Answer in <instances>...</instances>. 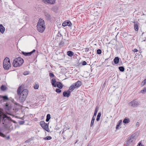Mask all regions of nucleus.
I'll list each match as a JSON object with an SVG mask.
<instances>
[{
    "instance_id": "28",
    "label": "nucleus",
    "mask_w": 146,
    "mask_h": 146,
    "mask_svg": "<svg viewBox=\"0 0 146 146\" xmlns=\"http://www.w3.org/2000/svg\"><path fill=\"white\" fill-rule=\"evenodd\" d=\"M98 108L97 107H96L95 109V110L94 111V113L93 116H94V117H96L97 113L98 111Z\"/></svg>"
},
{
    "instance_id": "4",
    "label": "nucleus",
    "mask_w": 146,
    "mask_h": 146,
    "mask_svg": "<svg viewBox=\"0 0 146 146\" xmlns=\"http://www.w3.org/2000/svg\"><path fill=\"white\" fill-rule=\"evenodd\" d=\"M3 66L5 70L9 69L11 66V64L9 58L6 57L4 60L3 62Z\"/></svg>"
},
{
    "instance_id": "30",
    "label": "nucleus",
    "mask_w": 146,
    "mask_h": 146,
    "mask_svg": "<svg viewBox=\"0 0 146 146\" xmlns=\"http://www.w3.org/2000/svg\"><path fill=\"white\" fill-rule=\"evenodd\" d=\"M21 91V86H20L19 87L17 90V94L18 95L20 94Z\"/></svg>"
},
{
    "instance_id": "41",
    "label": "nucleus",
    "mask_w": 146,
    "mask_h": 146,
    "mask_svg": "<svg viewBox=\"0 0 146 146\" xmlns=\"http://www.w3.org/2000/svg\"><path fill=\"white\" fill-rule=\"evenodd\" d=\"M25 123V121H19V123L20 125H23Z\"/></svg>"
},
{
    "instance_id": "56",
    "label": "nucleus",
    "mask_w": 146,
    "mask_h": 146,
    "mask_svg": "<svg viewBox=\"0 0 146 146\" xmlns=\"http://www.w3.org/2000/svg\"><path fill=\"white\" fill-rule=\"evenodd\" d=\"M87 146H90L89 145H88Z\"/></svg>"
},
{
    "instance_id": "9",
    "label": "nucleus",
    "mask_w": 146,
    "mask_h": 146,
    "mask_svg": "<svg viewBox=\"0 0 146 146\" xmlns=\"http://www.w3.org/2000/svg\"><path fill=\"white\" fill-rule=\"evenodd\" d=\"M19 95V100L20 102L21 103H23L25 100V99L27 98V96H22V95L20 94Z\"/></svg>"
},
{
    "instance_id": "42",
    "label": "nucleus",
    "mask_w": 146,
    "mask_h": 146,
    "mask_svg": "<svg viewBox=\"0 0 146 146\" xmlns=\"http://www.w3.org/2000/svg\"><path fill=\"white\" fill-rule=\"evenodd\" d=\"M31 140H32L31 139H28L27 140H26L25 141V142L26 143H29V142H30Z\"/></svg>"
},
{
    "instance_id": "18",
    "label": "nucleus",
    "mask_w": 146,
    "mask_h": 146,
    "mask_svg": "<svg viewBox=\"0 0 146 146\" xmlns=\"http://www.w3.org/2000/svg\"><path fill=\"white\" fill-rule=\"evenodd\" d=\"M75 88H76L75 86L73 84L69 88V89L68 90L69 91H70V92H72L73 91V90Z\"/></svg>"
},
{
    "instance_id": "23",
    "label": "nucleus",
    "mask_w": 146,
    "mask_h": 146,
    "mask_svg": "<svg viewBox=\"0 0 146 146\" xmlns=\"http://www.w3.org/2000/svg\"><path fill=\"white\" fill-rule=\"evenodd\" d=\"M67 54L69 56L71 57L74 55V53L71 51H68L67 52Z\"/></svg>"
},
{
    "instance_id": "33",
    "label": "nucleus",
    "mask_w": 146,
    "mask_h": 146,
    "mask_svg": "<svg viewBox=\"0 0 146 146\" xmlns=\"http://www.w3.org/2000/svg\"><path fill=\"white\" fill-rule=\"evenodd\" d=\"M52 137L50 136H47L45 137L44 138V139L46 140H50L51 139Z\"/></svg>"
},
{
    "instance_id": "50",
    "label": "nucleus",
    "mask_w": 146,
    "mask_h": 146,
    "mask_svg": "<svg viewBox=\"0 0 146 146\" xmlns=\"http://www.w3.org/2000/svg\"><path fill=\"white\" fill-rule=\"evenodd\" d=\"M144 83L143 85H145L146 83V79L144 80L143 82Z\"/></svg>"
},
{
    "instance_id": "51",
    "label": "nucleus",
    "mask_w": 146,
    "mask_h": 146,
    "mask_svg": "<svg viewBox=\"0 0 146 146\" xmlns=\"http://www.w3.org/2000/svg\"><path fill=\"white\" fill-rule=\"evenodd\" d=\"M138 145L139 146H143L141 144V143H139Z\"/></svg>"
},
{
    "instance_id": "49",
    "label": "nucleus",
    "mask_w": 146,
    "mask_h": 146,
    "mask_svg": "<svg viewBox=\"0 0 146 146\" xmlns=\"http://www.w3.org/2000/svg\"><path fill=\"white\" fill-rule=\"evenodd\" d=\"M119 125H120L118 124L117 125L116 127V129H118V128H119Z\"/></svg>"
},
{
    "instance_id": "46",
    "label": "nucleus",
    "mask_w": 146,
    "mask_h": 146,
    "mask_svg": "<svg viewBox=\"0 0 146 146\" xmlns=\"http://www.w3.org/2000/svg\"><path fill=\"white\" fill-rule=\"evenodd\" d=\"M85 51L86 52H88L89 51V48H86L85 49Z\"/></svg>"
},
{
    "instance_id": "43",
    "label": "nucleus",
    "mask_w": 146,
    "mask_h": 146,
    "mask_svg": "<svg viewBox=\"0 0 146 146\" xmlns=\"http://www.w3.org/2000/svg\"><path fill=\"white\" fill-rule=\"evenodd\" d=\"M87 64V62L85 61H84L82 62V64L83 65H85Z\"/></svg>"
},
{
    "instance_id": "5",
    "label": "nucleus",
    "mask_w": 146,
    "mask_h": 146,
    "mask_svg": "<svg viewBox=\"0 0 146 146\" xmlns=\"http://www.w3.org/2000/svg\"><path fill=\"white\" fill-rule=\"evenodd\" d=\"M40 124L41 127L46 131L49 132L48 125L44 121H41L40 122Z\"/></svg>"
},
{
    "instance_id": "8",
    "label": "nucleus",
    "mask_w": 146,
    "mask_h": 146,
    "mask_svg": "<svg viewBox=\"0 0 146 146\" xmlns=\"http://www.w3.org/2000/svg\"><path fill=\"white\" fill-rule=\"evenodd\" d=\"M36 51V50L35 49H34L31 52H25L23 51L21 52V54H23L25 56H30L34 52H35Z\"/></svg>"
},
{
    "instance_id": "6",
    "label": "nucleus",
    "mask_w": 146,
    "mask_h": 146,
    "mask_svg": "<svg viewBox=\"0 0 146 146\" xmlns=\"http://www.w3.org/2000/svg\"><path fill=\"white\" fill-rule=\"evenodd\" d=\"M139 105L138 102L135 100H133L129 103V105L133 108H136Z\"/></svg>"
},
{
    "instance_id": "2",
    "label": "nucleus",
    "mask_w": 146,
    "mask_h": 146,
    "mask_svg": "<svg viewBox=\"0 0 146 146\" xmlns=\"http://www.w3.org/2000/svg\"><path fill=\"white\" fill-rule=\"evenodd\" d=\"M23 62V60L21 57H18L13 60V66L16 67L21 66Z\"/></svg>"
},
{
    "instance_id": "34",
    "label": "nucleus",
    "mask_w": 146,
    "mask_h": 146,
    "mask_svg": "<svg viewBox=\"0 0 146 146\" xmlns=\"http://www.w3.org/2000/svg\"><path fill=\"white\" fill-rule=\"evenodd\" d=\"M1 90H5L6 89V87L4 85H2L1 87Z\"/></svg>"
},
{
    "instance_id": "13",
    "label": "nucleus",
    "mask_w": 146,
    "mask_h": 146,
    "mask_svg": "<svg viewBox=\"0 0 146 146\" xmlns=\"http://www.w3.org/2000/svg\"><path fill=\"white\" fill-rule=\"evenodd\" d=\"M72 25L71 23L69 21H66L63 23L62 24V26L65 27L66 26H70Z\"/></svg>"
},
{
    "instance_id": "47",
    "label": "nucleus",
    "mask_w": 146,
    "mask_h": 146,
    "mask_svg": "<svg viewBox=\"0 0 146 146\" xmlns=\"http://www.w3.org/2000/svg\"><path fill=\"white\" fill-rule=\"evenodd\" d=\"M133 52H137L138 50L136 49H134L133 50Z\"/></svg>"
},
{
    "instance_id": "29",
    "label": "nucleus",
    "mask_w": 146,
    "mask_h": 146,
    "mask_svg": "<svg viewBox=\"0 0 146 146\" xmlns=\"http://www.w3.org/2000/svg\"><path fill=\"white\" fill-rule=\"evenodd\" d=\"M101 115V113H99L98 114V115L97 116V118L96 119V121H99L100 120V117Z\"/></svg>"
},
{
    "instance_id": "39",
    "label": "nucleus",
    "mask_w": 146,
    "mask_h": 146,
    "mask_svg": "<svg viewBox=\"0 0 146 146\" xmlns=\"http://www.w3.org/2000/svg\"><path fill=\"white\" fill-rule=\"evenodd\" d=\"M49 75V76H50V78H53L55 76L53 73H51V72L50 73Z\"/></svg>"
},
{
    "instance_id": "7",
    "label": "nucleus",
    "mask_w": 146,
    "mask_h": 146,
    "mask_svg": "<svg viewBox=\"0 0 146 146\" xmlns=\"http://www.w3.org/2000/svg\"><path fill=\"white\" fill-rule=\"evenodd\" d=\"M2 115L3 116V119L2 121L3 122L5 123L7 121V120H11V118L10 117L8 116L6 114L3 113L2 114Z\"/></svg>"
},
{
    "instance_id": "40",
    "label": "nucleus",
    "mask_w": 146,
    "mask_h": 146,
    "mask_svg": "<svg viewBox=\"0 0 146 146\" xmlns=\"http://www.w3.org/2000/svg\"><path fill=\"white\" fill-rule=\"evenodd\" d=\"M29 72L28 71H25L24 72L23 74L25 75H26L29 74Z\"/></svg>"
},
{
    "instance_id": "11",
    "label": "nucleus",
    "mask_w": 146,
    "mask_h": 146,
    "mask_svg": "<svg viewBox=\"0 0 146 146\" xmlns=\"http://www.w3.org/2000/svg\"><path fill=\"white\" fill-rule=\"evenodd\" d=\"M45 4H53L55 3V0H42Z\"/></svg>"
},
{
    "instance_id": "54",
    "label": "nucleus",
    "mask_w": 146,
    "mask_h": 146,
    "mask_svg": "<svg viewBox=\"0 0 146 146\" xmlns=\"http://www.w3.org/2000/svg\"><path fill=\"white\" fill-rule=\"evenodd\" d=\"M122 6H125V5H123Z\"/></svg>"
},
{
    "instance_id": "27",
    "label": "nucleus",
    "mask_w": 146,
    "mask_h": 146,
    "mask_svg": "<svg viewBox=\"0 0 146 146\" xmlns=\"http://www.w3.org/2000/svg\"><path fill=\"white\" fill-rule=\"evenodd\" d=\"M50 119V115L49 114H48L47 115L46 118V122L49 121Z\"/></svg>"
},
{
    "instance_id": "1",
    "label": "nucleus",
    "mask_w": 146,
    "mask_h": 146,
    "mask_svg": "<svg viewBox=\"0 0 146 146\" xmlns=\"http://www.w3.org/2000/svg\"><path fill=\"white\" fill-rule=\"evenodd\" d=\"M37 30L41 33H43L45 29V26L44 20L41 18L39 19L37 25Z\"/></svg>"
},
{
    "instance_id": "14",
    "label": "nucleus",
    "mask_w": 146,
    "mask_h": 146,
    "mask_svg": "<svg viewBox=\"0 0 146 146\" xmlns=\"http://www.w3.org/2000/svg\"><path fill=\"white\" fill-rule=\"evenodd\" d=\"M28 92V90L27 89H25L23 90L20 94L22 95V96H24L27 97Z\"/></svg>"
},
{
    "instance_id": "53",
    "label": "nucleus",
    "mask_w": 146,
    "mask_h": 146,
    "mask_svg": "<svg viewBox=\"0 0 146 146\" xmlns=\"http://www.w3.org/2000/svg\"><path fill=\"white\" fill-rule=\"evenodd\" d=\"M7 139H9L10 138V137L9 136H8L7 137Z\"/></svg>"
},
{
    "instance_id": "3",
    "label": "nucleus",
    "mask_w": 146,
    "mask_h": 146,
    "mask_svg": "<svg viewBox=\"0 0 146 146\" xmlns=\"http://www.w3.org/2000/svg\"><path fill=\"white\" fill-rule=\"evenodd\" d=\"M134 137L133 134L129 137L126 142L127 146H131L133 145L135 141Z\"/></svg>"
},
{
    "instance_id": "22",
    "label": "nucleus",
    "mask_w": 146,
    "mask_h": 146,
    "mask_svg": "<svg viewBox=\"0 0 146 146\" xmlns=\"http://www.w3.org/2000/svg\"><path fill=\"white\" fill-rule=\"evenodd\" d=\"M119 61V58L118 57H115L113 60L114 62L116 64H118Z\"/></svg>"
},
{
    "instance_id": "21",
    "label": "nucleus",
    "mask_w": 146,
    "mask_h": 146,
    "mask_svg": "<svg viewBox=\"0 0 146 146\" xmlns=\"http://www.w3.org/2000/svg\"><path fill=\"white\" fill-rule=\"evenodd\" d=\"M44 15L47 20H49L50 19V15L48 13L45 12L44 13Z\"/></svg>"
},
{
    "instance_id": "19",
    "label": "nucleus",
    "mask_w": 146,
    "mask_h": 146,
    "mask_svg": "<svg viewBox=\"0 0 146 146\" xmlns=\"http://www.w3.org/2000/svg\"><path fill=\"white\" fill-rule=\"evenodd\" d=\"M56 81L55 78H53L51 80V83L52 86L54 87H56Z\"/></svg>"
},
{
    "instance_id": "26",
    "label": "nucleus",
    "mask_w": 146,
    "mask_h": 146,
    "mask_svg": "<svg viewBox=\"0 0 146 146\" xmlns=\"http://www.w3.org/2000/svg\"><path fill=\"white\" fill-rule=\"evenodd\" d=\"M64 44V42L63 40H61L59 44V45L60 47H62Z\"/></svg>"
},
{
    "instance_id": "52",
    "label": "nucleus",
    "mask_w": 146,
    "mask_h": 146,
    "mask_svg": "<svg viewBox=\"0 0 146 146\" xmlns=\"http://www.w3.org/2000/svg\"><path fill=\"white\" fill-rule=\"evenodd\" d=\"M78 140H76V141L75 142V143H74V144H76L77 143V142H78Z\"/></svg>"
},
{
    "instance_id": "20",
    "label": "nucleus",
    "mask_w": 146,
    "mask_h": 146,
    "mask_svg": "<svg viewBox=\"0 0 146 146\" xmlns=\"http://www.w3.org/2000/svg\"><path fill=\"white\" fill-rule=\"evenodd\" d=\"M130 121V120L128 117H125L123 121V122L125 124H127Z\"/></svg>"
},
{
    "instance_id": "55",
    "label": "nucleus",
    "mask_w": 146,
    "mask_h": 146,
    "mask_svg": "<svg viewBox=\"0 0 146 146\" xmlns=\"http://www.w3.org/2000/svg\"><path fill=\"white\" fill-rule=\"evenodd\" d=\"M116 40V41H117V39H116V40Z\"/></svg>"
},
{
    "instance_id": "17",
    "label": "nucleus",
    "mask_w": 146,
    "mask_h": 146,
    "mask_svg": "<svg viewBox=\"0 0 146 146\" xmlns=\"http://www.w3.org/2000/svg\"><path fill=\"white\" fill-rule=\"evenodd\" d=\"M57 84L56 85V86L58 88L60 89H61L63 88V85L60 82H57Z\"/></svg>"
},
{
    "instance_id": "32",
    "label": "nucleus",
    "mask_w": 146,
    "mask_h": 146,
    "mask_svg": "<svg viewBox=\"0 0 146 146\" xmlns=\"http://www.w3.org/2000/svg\"><path fill=\"white\" fill-rule=\"evenodd\" d=\"M5 106L7 109L8 110H9L11 108L10 106H9V105L8 103H6L5 104Z\"/></svg>"
},
{
    "instance_id": "10",
    "label": "nucleus",
    "mask_w": 146,
    "mask_h": 146,
    "mask_svg": "<svg viewBox=\"0 0 146 146\" xmlns=\"http://www.w3.org/2000/svg\"><path fill=\"white\" fill-rule=\"evenodd\" d=\"M73 84L75 86V87H76V88H77L82 85V83L81 81L78 80L76 82Z\"/></svg>"
},
{
    "instance_id": "16",
    "label": "nucleus",
    "mask_w": 146,
    "mask_h": 146,
    "mask_svg": "<svg viewBox=\"0 0 146 146\" xmlns=\"http://www.w3.org/2000/svg\"><path fill=\"white\" fill-rule=\"evenodd\" d=\"M2 99L5 101L9 100V98L7 96H1L0 95V100L1 101Z\"/></svg>"
},
{
    "instance_id": "24",
    "label": "nucleus",
    "mask_w": 146,
    "mask_h": 146,
    "mask_svg": "<svg viewBox=\"0 0 146 146\" xmlns=\"http://www.w3.org/2000/svg\"><path fill=\"white\" fill-rule=\"evenodd\" d=\"M96 117H94V116H93L92 119L91 120V124H90V127H92L94 123V120L95 119Z\"/></svg>"
},
{
    "instance_id": "38",
    "label": "nucleus",
    "mask_w": 146,
    "mask_h": 146,
    "mask_svg": "<svg viewBox=\"0 0 146 146\" xmlns=\"http://www.w3.org/2000/svg\"><path fill=\"white\" fill-rule=\"evenodd\" d=\"M101 50L100 49H98L97 50V53L98 54H101Z\"/></svg>"
},
{
    "instance_id": "48",
    "label": "nucleus",
    "mask_w": 146,
    "mask_h": 146,
    "mask_svg": "<svg viewBox=\"0 0 146 146\" xmlns=\"http://www.w3.org/2000/svg\"><path fill=\"white\" fill-rule=\"evenodd\" d=\"M122 122V120H119V123L118 124L120 125V124Z\"/></svg>"
},
{
    "instance_id": "25",
    "label": "nucleus",
    "mask_w": 146,
    "mask_h": 146,
    "mask_svg": "<svg viewBox=\"0 0 146 146\" xmlns=\"http://www.w3.org/2000/svg\"><path fill=\"white\" fill-rule=\"evenodd\" d=\"M134 29L136 31H137L138 30L139 27L138 25L136 24L135 22H134Z\"/></svg>"
},
{
    "instance_id": "31",
    "label": "nucleus",
    "mask_w": 146,
    "mask_h": 146,
    "mask_svg": "<svg viewBox=\"0 0 146 146\" xmlns=\"http://www.w3.org/2000/svg\"><path fill=\"white\" fill-rule=\"evenodd\" d=\"M118 68L120 71L121 72H123L124 71L125 68L123 66H119Z\"/></svg>"
},
{
    "instance_id": "15",
    "label": "nucleus",
    "mask_w": 146,
    "mask_h": 146,
    "mask_svg": "<svg viewBox=\"0 0 146 146\" xmlns=\"http://www.w3.org/2000/svg\"><path fill=\"white\" fill-rule=\"evenodd\" d=\"M5 31V28L2 25L0 24V31L2 34H3Z\"/></svg>"
},
{
    "instance_id": "44",
    "label": "nucleus",
    "mask_w": 146,
    "mask_h": 146,
    "mask_svg": "<svg viewBox=\"0 0 146 146\" xmlns=\"http://www.w3.org/2000/svg\"><path fill=\"white\" fill-rule=\"evenodd\" d=\"M0 136L2 137H4L5 135L3 133L0 132Z\"/></svg>"
},
{
    "instance_id": "37",
    "label": "nucleus",
    "mask_w": 146,
    "mask_h": 146,
    "mask_svg": "<svg viewBox=\"0 0 146 146\" xmlns=\"http://www.w3.org/2000/svg\"><path fill=\"white\" fill-rule=\"evenodd\" d=\"M60 88H57L56 90V92L58 93H60L61 92V90Z\"/></svg>"
},
{
    "instance_id": "12",
    "label": "nucleus",
    "mask_w": 146,
    "mask_h": 146,
    "mask_svg": "<svg viewBox=\"0 0 146 146\" xmlns=\"http://www.w3.org/2000/svg\"><path fill=\"white\" fill-rule=\"evenodd\" d=\"M70 92L68 90L67 91L63 92V95L64 97H68L70 95Z\"/></svg>"
},
{
    "instance_id": "45",
    "label": "nucleus",
    "mask_w": 146,
    "mask_h": 146,
    "mask_svg": "<svg viewBox=\"0 0 146 146\" xmlns=\"http://www.w3.org/2000/svg\"><path fill=\"white\" fill-rule=\"evenodd\" d=\"M58 36H62V34H61L60 32L59 31L58 32Z\"/></svg>"
},
{
    "instance_id": "36",
    "label": "nucleus",
    "mask_w": 146,
    "mask_h": 146,
    "mask_svg": "<svg viewBox=\"0 0 146 146\" xmlns=\"http://www.w3.org/2000/svg\"><path fill=\"white\" fill-rule=\"evenodd\" d=\"M146 92V88H145L143 90H141L139 93H143Z\"/></svg>"
},
{
    "instance_id": "35",
    "label": "nucleus",
    "mask_w": 146,
    "mask_h": 146,
    "mask_svg": "<svg viewBox=\"0 0 146 146\" xmlns=\"http://www.w3.org/2000/svg\"><path fill=\"white\" fill-rule=\"evenodd\" d=\"M39 85L38 84H35L34 86V88L35 89H38Z\"/></svg>"
}]
</instances>
